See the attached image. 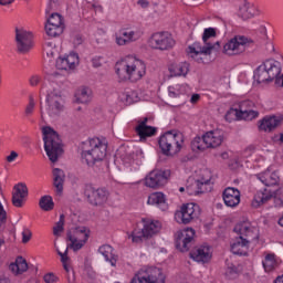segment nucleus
Returning a JSON list of instances; mask_svg holds the SVG:
<instances>
[{"instance_id":"obj_47","label":"nucleus","mask_w":283,"mask_h":283,"mask_svg":"<svg viewBox=\"0 0 283 283\" xmlns=\"http://www.w3.org/2000/svg\"><path fill=\"white\" fill-rule=\"evenodd\" d=\"M65 227V214H61L59 221L53 227V235H61Z\"/></svg>"},{"instance_id":"obj_9","label":"nucleus","mask_w":283,"mask_h":283,"mask_svg":"<svg viewBox=\"0 0 283 283\" xmlns=\"http://www.w3.org/2000/svg\"><path fill=\"white\" fill-rule=\"evenodd\" d=\"M200 216V206L197 203H185L180 210L175 213V220L179 224H189Z\"/></svg>"},{"instance_id":"obj_46","label":"nucleus","mask_w":283,"mask_h":283,"mask_svg":"<svg viewBox=\"0 0 283 283\" xmlns=\"http://www.w3.org/2000/svg\"><path fill=\"white\" fill-rule=\"evenodd\" d=\"M34 109H36V102L34 101V97H29V103L24 107V116L27 118H30L34 114Z\"/></svg>"},{"instance_id":"obj_22","label":"nucleus","mask_w":283,"mask_h":283,"mask_svg":"<svg viewBox=\"0 0 283 283\" xmlns=\"http://www.w3.org/2000/svg\"><path fill=\"white\" fill-rule=\"evenodd\" d=\"M167 182V176L163 170H153L145 178V186L150 189L163 187Z\"/></svg>"},{"instance_id":"obj_55","label":"nucleus","mask_w":283,"mask_h":283,"mask_svg":"<svg viewBox=\"0 0 283 283\" xmlns=\"http://www.w3.org/2000/svg\"><path fill=\"white\" fill-rule=\"evenodd\" d=\"M49 7L46 9V12H51V10H56V3H59V0H49Z\"/></svg>"},{"instance_id":"obj_24","label":"nucleus","mask_w":283,"mask_h":283,"mask_svg":"<svg viewBox=\"0 0 283 283\" xmlns=\"http://www.w3.org/2000/svg\"><path fill=\"white\" fill-rule=\"evenodd\" d=\"M25 198H28V186L24 184L15 185L12 192V205L14 207H23Z\"/></svg>"},{"instance_id":"obj_51","label":"nucleus","mask_w":283,"mask_h":283,"mask_svg":"<svg viewBox=\"0 0 283 283\" xmlns=\"http://www.w3.org/2000/svg\"><path fill=\"white\" fill-rule=\"evenodd\" d=\"M43 280L45 283H57L59 276H56V275H54V273L50 272L43 276Z\"/></svg>"},{"instance_id":"obj_10","label":"nucleus","mask_w":283,"mask_h":283,"mask_svg":"<svg viewBox=\"0 0 283 283\" xmlns=\"http://www.w3.org/2000/svg\"><path fill=\"white\" fill-rule=\"evenodd\" d=\"M149 45L153 50H160V52H165L167 50H171L174 45H176V40H174L171 34L167 32H157L150 36Z\"/></svg>"},{"instance_id":"obj_27","label":"nucleus","mask_w":283,"mask_h":283,"mask_svg":"<svg viewBox=\"0 0 283 283\" xmlns=\"http://www.w3.org/2000/svg\"><path fill=\"white\" fill-rule=\"evenodd\" d=\"M271 198H273V191L271 189L265 188L263 190H259L254 195L251 206L254 209H258V208L262 207V205H265V202H269V200H271Z\"/></svg>"},{"instance_id":"obj_42","label":"nucleus","mask_w":283,"mask_h":283,"mask_svg":"<svg viewBox=\"0 0 283 283\" xmlns=\"http://www.w3.org/2000/svg\"><path fill=\"white\" fill-rule=\"evenodd\" d=\"M192 151H205L208 149L207 143H205V135L202 137H195L191 142Z\"/></svg>"},{"instance_id":"obj_35","label":"nucleus","mask_w":283,"mask_h":283,"mask_svg":"<svg viewBox=\"0 0 283 283\" xmlns=\"http://www.w3.org/2000/svg\"><path fill=\"white\" fill-rule=\"evenodd\" d=\"M119 82L124 83H136V81H140L145 76V73L140 72H118Z\"/></svg>"},{"instance_id":"obj_49","label":"nucleus","mask_w":283,"mask_h":283,"mask_svg":"<svg viewBox=\"0 0 283 283\" xmlns=\"http://www.w3.org/2000/svg\"><path fill=\"white\" fill-rule=\"evenodd\" d=\"M129 36L128 39H126L125 36H119L116 38V43L117 45H127V43L132 42V41H136L135 36H136V32L134 31H129Z\"/></svg>"},{"instance_id":"obj_17","label":"nucleus","mask_w":283,"mask_h":283,"mask_svg":"<svg viewBox=\"0 0 283 283\" xmlns=\"http://www.w3.org/2000/svg\"><path fill=\"white\" fill-rule=\"evenodd\" d=\"M88 202L91 205H105L107 198H109V192L105 188H94L93 186H86L84 191Z\"/></svg>"},{"instance_id":"obj_34","label":"nucleus","mask_w":283,"mask_h":283,"mask_svg":"<svg viewBox=\"0 0 283 283\" xmlns=\"http://www.w3.org/2000/svg\"><path fill=\"white\" fill-rule=\"evenodd\" d=\"M136 133L138 134L139 138H151V136L156 135V128L151 126H147V118H145L137 127Z\"/></svg>"},{"instance_id":"obj_41","label":"nucleus","mask_w":283,"mask_h":283,"mask_svg":"<svg viewBox=\"0 0 283 283\" xmlns=\"http://www.w3.org/2000/svg\"><path fill=\"white\" fill-rule=\"evenodd\" d=\"M264 271L266 273H271L273 269L277 266V261L275 260V254H268L265 255V259L262 262Z\"/></svg>"},{"instance_id":"obj_50","label":"nucleus","mask_w":283,"mask_h":283,"mask_svg":"<svg viewBox=\"0 0 283 283\" xmlns=\"http://www.w3.org/2000/svg\"><path fill=\"white\" fill-rule=\"evenodd\" d=\"M226 275L229 280H235V277H238V268H235V265L228 266Z\"/></svg>"},{"instance_id":"obj_19","label":"nucleus","mask_w":283,"mask_h":283,"mask_svg":"<svg viewBox=\"0 0 283 283\" xmlns=\"http://www.w3.org/2000/svg\"><path fill=\"white\" fill-rule=\"evenodd\" d=\"M255 176L265 187H275V185H279L280 182V174L273 166H270L266 170Z\"/></svg>"},{"instance_id":"obj_13","label":"nucleus","mask_w":283,"mask_h":283,"mask_svg":"<svg viewBox=\"0 0 283 283\" xmlns=\"http://www.w3.org/2000/svg\"><path fill=\"white\" fill-rule=\"evenodd\" d=\"M249 43V39L244 35H235L230 39L228 43L223 46L224 54L228 56H235L237 54H242L244 52L245 45Z\"/></svg>"},{"instance_id":"obj_53","label":"nucleus","mask_w":283,"mask_h":283,"mask_svg":"<svg viewBox=\"0 0 283 283\" xmlns=\"http://www.w3.org/2000/svg\"><path fill=\"white\" fill-rule=\"evenodd\" d=\"M19 158V154L17 151H11L9 156H7V163H14Z\"/></svg>"},{"instance_id":"obj_31","label":"nucleus","mask_w":283,"mask_h":283,"mask_svg":"<svg viewBox=\"0 0 283 283\" xmlns=\"http://www.w3.org/2000/svg\"><path fill=\"white\" fill-rule=\"evenodd\" d=\"M147 205L159 207L163 211L167 209V198L163 192H153L148 196Z\"/></svg>"},{"instance_id":"obj_20","label":"nucleus","mask_w":283,"mask_h":283,"mask_svg":"<svg viewBox=\"0 0 283 283\" xmlns=\"http://www.w3.org/2000/svg\"><path fill=\"white\" fill-rule=\"evenodd\" d=\"M81 63V60L78 57V53L71 52L69 55H65L64 57H59L56 60V69L57 70H64L67 72V70H76V66Z\"/></svg>"},{"instance_id":"obj_25","label":"nucleus","mask_w":283,"mask_h":283,"mask_svg":"<svg viewBox=\"0 0 283 283\" xmlns=\"http://www.w3.org/2000/svg\"><path fill=\"white\" fill-rule=\"evenodd\" d=\"M142 223L145 238H153V235H156V233H158L163 227V224H160V221L149 218L142 219Z\"/></svg>"},{"instance_id":"obj_26","label":"nucleus","mask_w":283,"mask_h":283,"mask_svg":"<svg viewBox=\"0 0 283 283\" xmlns=\"http://www.w3.org/2000/svg\"><path fill=\"white\" fill-rule=\"evenodd\" d=\"M280 123H282L280 117L275 115H268L260 120L259 129L261 132H273V129L280 126Z\"/></svg>"},{"instance_id":"obj_52","label":"nucleus","mask_w":283,"mask_h":283,"mask_svg":"<svg viewBox=\"0 0 283 283\" xmlns=\"http://www.w3.org/2000/svg\"><path fill=\"white\" fill-rule=\"evenodd\" d=\"M32 239V231L30 229H24L22 231V242L23 244H28V241Z\"/></svg>"},{"instance_id":"obj_6","label":"nucleus","mask_w":283,"mask_h":283,"mask_svg":"<svg viewBox=\"0 0 283 283\" xmlns=\"http://www.w3.org/2000/svg\"><path fill=\"white\" fill-rule=\"evenodd\" d=\"M252 105L251 101H243L239 108H230L226 113V120L232 123V120H253V118H258L260 113L251 109Z\"/></svg>"},{"instance_id":"obj_4","label":"nucleus","mask_w":283,"mask_h":283,"mask_svg":"<svg viewBox=\"0 0 283 283\" xmlns=\"http://www.w3.org/2000/svg\"><path fill=\"white\" fill-rule=\"evenodd\" d=\"M158 145L164 156H176L185 145V135L180 132H166L158 139Z\"/></svg>"},{"instance_id":"obj_57","label":"nucleus","mask_w":283,"mask_h":283,"mask_svg":"<svg viewBox=\"0 0 283 283\" xmlns=\"http://www.w3.org/2000/svg\"><path fill=\"white\" fill-rule=\"evenodd\" d=\"M3 222H6V210L3 205L0 203V223L3 224Z\"/></svg>"},{"instance_id":"obj_39","label":"nucleus","mask_w":283,"mask_h":283,"mask_svg":"<svg viewBox=\"0 0 283 283\" xmlns=\"http://www.w3.org/2000/svg\"><path fill=\"white\" fill-rule=\"evenodd\" d=\"M253 78V85H262V83H271V81H273V77L269 75V72H255Z\"/></svg>"},{"instance_id":"obj_3","label":"nucleus","mask_w":283,"mask_h":283,"mask_svg":"<svg viewBox=\"0 0 283 283\" xmlns=\"http://www.w3.org/2000/svg\"><path fill=\"white\" fill-rule=\"evenodd\" d=\"M107 156V146L98 138H91L83 143L82 160L88 167H94L96 163H101Z\"/></svg>"},{"instance_id":"obj_37","label":"nucleus","mask_w":283,"mask_h":283,"mask_svg":"<svg viewBox=\"0 0 283 283\" xmlns=\"http://www.w3.org/2000/svg\"><path fill=\"white\" fill-rule=\"evenodd\" d=\"M64 30H65V25L48 24V23L45 24V32L48 36H52V38L61 36Z\"/></svg>"},{"instance_id":"obj_12","label":"nucleus","mask_w":283,"mask_h":283,"mask_svg":"<svg viewBox=\"0 0 283 283\" xmlns=\"http://www.w3.org/2000/svg\"><path fill=\"white\" fill-rule=\"evenodd\" d=\"M116 72H146L147 64L140 59L127 56L115 64Z\"/></svg>"},{"instance_id":"obj_58","label":"nucleus","mask_w":283,"mask_h":283,"mask_svg":"<svg viewBox=\"0 0 283 283\" xmlns=\"http://www.w3.org/2000/svg\"><path fill=\"white\" fill-rule=\"evenodd\" d=\"M239 70H248L249 72H251V70H253V65L249 63L239 64Z\"/></svg>"},{"instance_id":"obj_62","label":"nucleus","mask_w":283,"mask_h":283,"mask_svg":"<svg viewBox=\"0 0 283 283\" xmlns=\"http://www.w3.org/2000/svg\"><path fill=\"white\" fill-rule=\"evenodd\" d=\"M138 4L142 6V8H147L149 6V2H147L145 0H139Z\"/></svg>"},{"instance_id":"obj_16","label":"nucleus","mask_w":283,"mask_h":283,"mask_svg":"<svg viewBox=\"0 0 283 283\" xmlns=\"http://www.w3.org/2000/svg\"><path fill=\"white\" fill-rule=\"evenodd\" d=\"M196 238V230L192 228H187L185 230L178 231L176 234V247L179 251L185 253L191 248V242Z\"/></svg>"},{"instance_id":"obj_38","label":"nucleus","mask_w":283,"mask_h":283,"mask_svg":"<svg viewBox=\"0 0 283 283\" xmlns=\"http://www.w3.org/2000/svg\"><path fill=\"white\" fill-rule=\"evenodd\" d=\"M127 238L128 240H132V242H135L136 244L143 242V238H146L144 228H135L132 232H127Z\"/></svg>"},{"instance_id":"obj_14","label":"nucleus","mask_w":283,"mask_h":283,"mask_svg":"<svg viewBox=\"0 0 283 283\" xmlns=\"http://www.w3.org/2000/svg\"><path fill=\"white\" fill-rule=\"evenodd\" d=\"M67 238L73 251H81V249H83L87 243V240H90V229L85 227L76 228L73 234H67Z\"/></svg>"},{"instance_id":"obj_18","label":"nucleus","mask_w":283,"mask_h":283,"mask_svg":"<svg viewBox=\"0 0 283 283\" xmlns=\"http://www.w3.org/2000/svg\"><path fill=\"white\" fill-rule=\"evenodd\" d=\"M190 258L199 264H207V262H210L211 258H213V250L209 244H201L190 252Z\"/></svg>"},{"instance_id":"obj_45","label":"nucleus","mask_w":283,"mask_h":283,"mask_svg":"<svg viewBox=\"0 0 283 283\" xmlns=\"http://www.w3.org/2000/svg\"><path fill=\"white\" fill-rule=\"evenodd\" d=\"M169 72H189V63L187 62H180L176 63L172 62L168 66Z\"/></svg>"},{"instance_id":"obj_61","label":"nucleus","mask_w":283,"mask_h":283,"mask_svg":"<svg viewBox=\"0 0 283 283\" xmlns=\"http://www.w3.org/2000/svg\"><path fill=\"white\" fill-rule=\"evenodd\" d=\"M83 43V38L81 35H76L74 39V45H81Z\"/></svg>"},{"instance_id":"obj_54","label":"nucleus","mask_w":283,"mask_h":283,"mask_svg":"<svg viewBox=\"0 0 283 283\" xmlns=\"http://www.w3.org/2000/svg\"><path fill=\"white\" fill-rule=\"evenodd\" d=\"M39 83H41V77L39 75H33L30 78V85H32L33 87L39 85Z\"/></svg>"},{"instance_id":"obj_7","label":"nucleus","mask_w":283,"mask_h":283,"mask_svg":"<svg viewBox=\"0 0 283 283\" xmlns=\"http://www.w3.org/2000/svg\"><path fill=\"white\" fill-rule=\"evenodd\" d=\"M130 283H165V274L158 268H143L135 273Z\"/></svg>"},{"instance_id":"obj_15","label":"nucleus","mask_w":283,"mask_h":283,"mask_svg":"<svg viewBox=\"0 0 283 283\" xmlns=\"http://www.w3.org/2000/svg\"><path fill=\"white\" fill-rule=\"evenodd\" d=\"M15 43L19 54H28L32 50V33L23 29H15Z\"/></svg>"},{"instance_id":"obj_60","label":"nucleus","mask_w":283,"mask_h":283,"mask_svg":"<svg viewBox=\"0 0 283 283\" xmlns=\"http://www.w3.org/2000/svg\"><path fill=\"white\" fill-rule=\"evenodd\" d=\"M14 0H0V6H12Z\"/></svg>"},{"instance_id":"obj_56","label":"nucleus","mask_w":283,"mask_h":283,"mask_svg":"<svg viewBox=\"0 0 283 283\" xmlns=\"http://www.w3.org/2000/svg\"><path fill=\"white\" fill-rule=\"evenodd\" d=\"M253 156V148L249 147L242 153V158H251Z\"/></svg>"},{"instance_id":"obj_59","label":"nucleus","mask_w":283,"mask_h":283,"mask_svg":"<svg viewBox=\"0 0 283 283\" xmlns=\"http://www.w3.org/2000/svg\"><path fill=\"white\" fill-rule=\"evenodd\" d=\"M198 101H200V94H192L190 103L196 104Z\"/></svg>"},{"instance_id":"obj_64","label":"nucleus","mask_w":283,"mask_h":283,"mask_svg":"<svg viewBox=\"0 0 283 283\" xmlns=\"http://www.w3.org/2000/svg\"><path fill=\"white\" fill-rule=\"evenodd\" d=\"M0 283H11L8 277H1Z\"/></svg>"},{"instance_id":"obj_8","label":"nucleus","mask_w":283,"mask_h":283,"mask_svg":"<svg viewBox=\"0 0 283 283\" xmlns=\"http://www.w3.org/2000/svg\"><path fill=\"white\" fill-rule=\"evenodd\" d=\"M65 107V101L61 93L53 91L46 95L45 112L50 118H59Z\"/></svg>"},{"instance_id":"obj_36","label":"nucleus","mask_w":283,"mask_h":283,"mask_svg":"<svg viewBox=\"0 0 283 283\" xmlns=\"http://www.w3.org/2000/svg\"><path fill=\"white\" fill-rule=\"evenodd\" d=\"M189 92V85L187 84H176L175 86L168 87V96L170 98H178Z\"/></svg>"},{"instance_id":"obj_21","label":"nucleus","mask_w":283,"mask_h":283,"mask_svg":"<svg viewBox=\"0 0 283 283\" xmlns=\"http://www.w3.org/2000/svg\"><path fill=\"white\" fill-rule=\"evenodd\" d=\"M241 196L240 190L233 187H228L222 192L223 202L230 209H235L240 205Z\"/></svg>"},{"instance_id":"obj_1","label":"nucleus","mask_w":283,"mask_h":283,"mask_svg":"<svg viewBox=\"0 0 283 283\" xmlns=\"http://www.w3.org/2000/svg\"><path fill=\"white\" fill-rule=\"evenodd\" d=\"M233 231L240 237L237 239V242L231 244V252L234 255H248L249 243L260 240V229L249 221H243L237 223Z\"/></svg>"},{"instance_id":"obj_40","label":"nucleus","mask_w":283,"mask_h":283,"mask_svg":"<svg viewBox=\"0 0 283 283\" xmlns=\"http://www.w3.org/2000/svg\"><path fill=\"white\" fill-rule=\"evenodd\" d=\"M39 206L42 211H52L54 209V199H52V196L45 195L41 197Z\"/></svg>"},{"instance_id":"obj_29","label":"nucleus","mask_w":283,"mask_h":283,"mask_svg":"<svg viewBox=\"0 0 283 283\" xmlns=\"http://www.w3.org/2000/svg\"><path fill=\"white\" fill-rule=\"evenodd\" d=\"M9 271L13 275H23L28 271V261L23 256H18L14 262L10 263Z\"/></svg>"},{"instance_id":"obj_48","label":"nucleus","mask_w":283,"mask_h":283,"mask_svg":"<svg viewBox=\"0 0 283 283\" xmlns=\"http://www.w3.org/2000/svg\"><path fill=\"white\" fill-rule=\"evenodd\" d=\"M46 24L51 25H65L63 23V15L60 13H52L50 18L48 19Z\"/></svg>"},{"instance_id":"obj_43","label":"nucleus","mask_w":283,"mask_h":283,"mask_svg":"<svg viewBox=\"0 0 283 283\" xmlns=\"http://www.w3.org/2000/svg\"><path fill=\"white\" fill-rule=\"evenodd\" d=\"M56 253L57 255H60L61 258V262L63 264V269L64 271H66V273H70V271H72V266L70 265V256H67V248L65 249L64 252H61V250H59V248H56Z\"/></svg>"},{"instance_id":"obj_63","label":"nucleus","mask_w":283,"mask_h":283,"mask_svg":"<svg viewBox=\"0 0 283 283\" xmlns=\"http://www.w3.org/2000/svg\"><path fill=\"white\" fill-rule=\"evenodd\" d=\"M274 283H283V274L275 279Z\"/></svg>"},{"instance_id":"obj_32","label":"nucleus","mask_w":283,"mask_h":283,"mask_svg":"<svg viewBox=\"0 0 283 283\" xmlns=\"http://www.w3.org/2000/svg\"><path fill=\"white\" fill-rule=\"evenodd\" d=\"M74 98L76 103H82V104L90 103V101H92L93 98L92 88L87 86H80L75 91Z\"/></svg>"},{"instance_id":"obj_5","label":"nucleus","mask_w":283,"mask_h":283,"mask_svg":"<svg viewBox=\"0 0 283 283\" xmlns=\"http://www.w3.org/2000/svg\"><path fill=\"white\" fill-rule=\"evenodd\" d=\"M44 151H46L48 158L51 163H56L59 156L63 154V146L61 144V137L52 127L44 126L42 128Z\"/></svg>"},{"instance_id":"obj_44","label":"nucleus","mask_w":283,"mask_h":283,"mask_svg":"<svg viewBox=\"0 0 283 283\" xmlns=\"http://www.w3.org/2000/svg\"><path fill=\"white\" fill-rule=\"evenodd\" d=\"M253 9L249 7V3H244L239 9V17L243 19V21H249V19H253Z\"/></svg>"},{"instance_id":"obj_28","label":"nucleus","mask_w":283,"mask_h":283,"mask_svg":"<svg viewBox=\"0 0 283 283\" xmlns=\"http://www.w3.org/2000/svg\"><path fill=\"white\" fill-rule=\"evenodd\" d=\"M255 72H282V62L268 59L255 69Z\"/></svg>"},{"instance_id":"obj_23","label":"nucleus","mask_w":283,"mask_h":283,"mask_svg":"<svg viewBox=\"0 0 283 283\" xmlns=\"http://www.w3.org/2000/svg\"><path fill=\"white\" fill-rule=\"evenodd\" d=\"M205 143L208 149H216L220 147L224 140V134L221 130H210L203 134Z\"/></svg>"},{"instance_id":"obj_11","label":"nucleus","mask_w":283,"mask_h":283,"mask_svg":"<svg viewBox=\"0 0 283 283\" xmlns=\"http://www.w3.org/2000/svg\"><path fill=\"white\" fill-rule=\"evenodd\" d=\"M213 189V182L211 181V171L205 170L203 176L196 180L192 186H188L186 191L188 196H198L199 193H205L206 191H211Z\"/></svg>"},{"instance_id":"obj_30","label":"nucleus","mask_w":283,"mask_h":283,"mask_svg":"<svg viewBox=\"0 0 283 283\" xmlns=\"http://www.w3.org/2000/svg\"><path fill=\"white\" fill-rule=\"evenodd\" d=\"M98 253L103 255L106 262H109L111 265L116 266L118 262V255L114 253V249L109 244H104L98 248Z\"/></svg>"},{"instance_id":"obj_33","label":"nucleus","mask_w":283,"mask_h":283,"mask_svg":"<svg viewBox=\"0 0 283 283\" xmlns=\"http://www.w3.org/2000/svg\"><path fill=\"white\" fill-rule=\"evenodd\" d=\"M65 182V172L59 168L53 169V185L56 189V195L63 193V185Z\"/></svg>"},{"instance_id":"obj_2","label":"nucleus","mask_w":283,"mask_h":283,"mask_svg":"<svg viewBox=\"0 0 283 283\" xmlns=\"http://www.w3.org/2000/svg\"><path fill=\"white\" fill-rule=\"evenodd\" d=\"M216 36H218L216 29H205L202 35L205 45L201 46L200 42H195L192 45L188 46V54H190L191 59L200 63V61L203 62L202 56H209L211 52H218V50H220V42H216L214 44L208 42L209 39H216Z\"/></svg>"}]
</instances>
